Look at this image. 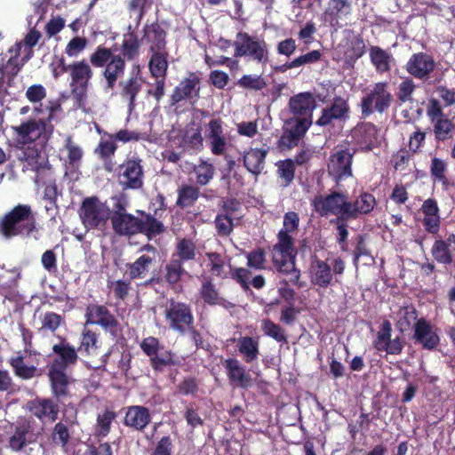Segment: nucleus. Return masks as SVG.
<instances>
[{"mask_svg": "<svg viewBox=\"0 0 455 455\" xmlns=\"http://www.w3.org/2000/svg\"><path fill=\"white\" fill-rule=\"evenodd\" d=\"M237 348L246 363L256 361L259 355V343L253 337H241L237 341Z\"/></svg>", "mask_w": 455, "mask_h": 455, "instance_id": "nucleus-46", "label": "nucleus"}, {"mask_svg": "<svg viewBox=\"0 0 455 455\" xmlns=\"http://www.w3.org/2000/svg\"><path fill=\"white\" fill-rule=\"evenodd\" d=\"M99 349V335L84 327L81 333L80 345L77 351L84 355H97Z\"/></svg>", "mask_w": 455, "mask_h": 455, "instance_id": "nucleus-50", "label": "nucleus"}, {"mask_svg": "<svg viewBox=\"0 0 455 455\" xmlns=\"http://www.w3.org/2000/svg\"><path fill=\"white\" fill-rule=\"evenodd\" d=\"M48 378L52 395L57 402L64 403L71 397L69 385L71 382L70 377L66 373V371L57 369H48Z\"/></svg>", "mask_w": 455, "mask_h": 455, "instance_id": "nucleus-28", "label": "nucleus"}, {"mask_svg": "<svg viewBox=\"0 0 455 455\" xmlns=\"http://www.w3.org/2000/svg\"><path fill=\"white\" fill-rule=\"evenodd\" d=\"M263 333L281 344H288V338L285 330L272 320L267 318L261 322Z\"/></svg>", "mask_w": 455, "mask_h": 455, "instance_id": "nucleus-58", "label": "nucleus"}, {"mask_svg": "<svg viewBox=\"0 0 455 455\" xmlns=\"http://www.w3.org/2000/svg\"><path fill=\"white\" fill-rule=\"evenodd\" d=\"M236 85L245 90L261 91L267 83L260 75H243L237 80Z\"/></svg>", "mask_w": 455, "mask_h": 455, "instance_id": "nucleus-62", "label": "nucleus"}, {"mask_svg": "<svg viewBox=\"0 0 455 455\" xmlns=\"http://www.w3.org/2000/svg\"><path fill=\"white\" fill-rule=\"evenodd\" d=\"M176 206L180 209L193 207L201 196L200 188L190 184H182L177 190Z\"/></svg>", "mask_w": 455, "mask_h": 455, "instance_id": "nucleus-44", "label": "nucleus"}, {"mask_svg": "<svg viewBox=\"0 0 455 455\" xmlns=\"http://www.w3.org/2000/svg\"><path fill=\"white\" fill-rule=\"evenodd\" d=\"M351 12V4L348 0H330L328 8L324 11V20L331 28H340L339 20Z\"/></svg>", "mask_w": 455, "mask_h": 455, "instance_id": "nucleus-37", "label": "nucleus"}, {"mask_svg": "<svg viewBox=\"0 0 455 455\" xmlns=\"http://www.w3.org/2000/svg\"><path fill=\"white\" fill-rule=\"evenodd\" d=\"M140 47L138 36L132 32L126 34L121 45L124 59L127 60H134L139 55Z\"/></svg>", "mask_w": 455, "mask_h": 455, "instance_id": "nucleus-61", "label": "nucleus"}, {"mask_svg": "<svg viewBox=\"0 0 455 455\" xmlns=\"http://www.w3.org/2000/svg\"><path fill=\"white\" fill-rule=\"evenodd\" d=\"M114 57L111 49L99 45L90 56V62L94 68H103Z\"/></svg>", "mask_w": 455, "mask_h": 455, "instance_id": "nucleus-64", "label": "nucleus"}, {"mask_svg": "<svg viewBox=\"0 0 455 455\" xmlns=\"http://www.w3.org/2000/svg\"><path fill=\"white\" fill-rule=\"evenodd\" d=\"M59 403L53 397H36L28 403V410L41 422L52 423L59 418Z\"/></svg>", "mask_w": 455, "mask_h": 455, "instance_id": "nucleus-23", "label": "nucleus"}, {"mask_svg": "<svg viewBox=\"0 0 455 455\" xmlns=\"http://www.w3.org/2000/svg\"><path fill=\"white\" fill-rule=\"evenodd\" d=\"M180 146L185 152L198 153L202 151L204 149L202 125L195 122L186 125L180 132Z\"/></svg>", "mask_w": 455, "mask_h": 455, "instance_id": "nucleus-29", "label": "nucleus"}, {"mask_svg": "<svg viewBox=\"0 0 455 455\" xmlns=\"http://www.w3.org/2000/svg\"><path fill=\"white\" fill-rule=\"evenodd\" d=\"M117 177L123 189H140L144 184L142 159L135 155L127 157L119 165Z\"/></svg>", "mask_w": 455, "mask_h": 455, "instance_id": "nucleus-12", "label": "nucleus"}, {"mask_svg": "<svg viewBox=\"0 0 455 455\" xmlns=\"http://www.w3.org/2000/svg\"><path fill=\"white\" fill-rule=\"evenodd\" d=\"M314 210L322 217L336 216L335 223L349 220L350 201L342 191H331L326 196L318 195L312 200Z\"/></svg>", "mask_w": 455, "mask_h": 455, "instance_id": "nucleus-5", "label": "nucleus"}, {"mask_svg": "<svg viewBox=\"0 0 455 455\" xmlns=\"http://www.w3.org/2000/svg\"><path fill=\"white\" fill-rule=\"evenodd\" d=\"M370 59L377 73L383 75L391 70L392 55L379 46L370 48Z\"/></svg>", "mask_w": 455, "mask_h": 455, "instance_id": "nucleus-48", "label": "nucleus"}, {"mask_svg": "<svg viewBox=\"0 0 455 455\" xmlns=\"http://www.w3.org/2000/svg\"><path fill=\"white\" fill-rule=\"evenodd\" d=\"M299 225V214L295 212H288L283 215V228L277 233V239L288 238L294 242L291 233L298 230Z\"/></svg>", "mask_w": 455, "mask_h": 455, "instance_id": "nucleus-57", "label": "nucleus"}, {"mask_svg": "<svg viewBox=\"0 0 455 455\" xmlns=\"http://www.w3.org/2000/svg\"><path fill=\"white\" fill-rule=\"evenodd\" d=\"M316 107L315 97L310 92H299L291 96L288 109L292 116L312 120L313 111Z\"/></svg>", "mask_w": 455, "mask_h": 455, "instance_id": "nucleus-27", "label": "nucleus"}, {"mask_svg": "<svg viewBox=\"0 0 455 455\" xmlns=\"http://www.w3.org/2000/svg\"><path fill=\"white\" fill-rule=\"evenodd\" d=\"M201 78L196 72H188L170 96V103L175 106L181 101L195 104L200 98Z\"/></svg>", "mask_w": 455, "mask_h": 455, "instance_id": "nucleus-16", "label": "nucleus"}, {"mask_svg": "<svg viewBox=\"0 0 455 455\" xmlns=\"http://www.w3.org/2000/svg\"><path fill=\"white\" fill-rule=\"evenodd\" d=\"M346 263L341 257H336L329 264L328 260L320 259L315 256L310 262L308 270L309 280L312 285L326 289L335 283L338 277L344 274Z\"/></svg>", "mask_w": 455, "mask_h": 455, "instance_id": "nucleus-4", "label": "nucleus"}, {"mask_svg": "<svg viewBox=\"0 0 455 455\" xmlns=\"http://www.w3.org/2000/svg\"><path fill=\"white\" fill-rule=\"evenodd\" d=\"M452 242H455L454 234L450 235L447 240L437 239L435 241L431 248V254L436 262L444 265H449L452 262L453 257L450 250Z\"/></svg>", "mask_w": 455, "mask_h": 455, "instance_id": "nucleus-45", "label": "nucleus"}, {"mask_svg": "<svg viewBox=\"0 0 455 455\" xmlns=\"http://www.w3.org/2000/svg\"><path fill=\"white\" fill-rule=\"evenodd\" d=\"M22 159L27 163V165L30 167L31 170L36 172H39L44 169L47 162L45 154L36 147H28L23 151Z\"/></svg>", "mask_w": 455, "mask_h": 455, "instance_id": "nucleus-56", "label": "nucleus"}, {"mask_svg": "<svg viewBox=\"0 0 455 455\" xmlns=\"http://www.w3.org/2000/svg\"><path fill=\"white\" fill-rule=\"evenodd\" d=\"M140 348L148 357L149 364L155 372H163L165 368L177 363L174 353L165 349L156 337L144 338L140 343Z\"/></svg>", "mask_w": 455, "mask_h": 455, "instance_id": "nucleus-9", "label": "nucleus"}, {"mask_svg": "<svg viewBox=\"0 0 455 455\" xmlns=\"http://www.w3.org/2000/svg\"><path fill=\"white\" fill-rule=\"evenodd\" d=\"M116 416V413L108 408L99 413L94 427V435L98 438L106 437L110 433L112 423Z\"/></svg>", "mask_w": 455, "mask_h": 455, "instance_id": "nucleus-53", "label": "nucleus"}, {"mask_svg": "<svg viewBox=\"0 0 455 455\" xmlns=\"http://www.w3.org/2000/svg\"><path fill=\"white\" fill-rule=\"evenodd\" d=\"M12 129L17 140L22 144L32 143L36 140L46 141L52 132V127L48 126L44 119L30 118L19 126H13Z\"/></svg>", "mask_w": 455, "mask_h": 455, "instance_id": "nucleus-15", "label": "nucleus"}, {"mask_svg": "<svg viewBox=\"0 0 455 455\" xmlns=\"http://www.w3.org/2000/svg\"><path fill=\"white\" fill-rule=\"evenodd\" d=\"M70 87H89L92 77V70L84 60L74 61L69 64Z\"/></svg>", "mask_w": 455, "mask_h": 455, "instance_id": "nucleus-36", "label": "nucleus"}, {"mask_svg": "<svg viewBox=\"0 0 455 455\" xmlns=\"http://www.w3.org/2000/svg\"><path fill=\"white\" fill-rule=\"evenodd\" d=\"M429 172L434 182H438L443 189H448L451 182L447 177L448 164L443 159L433 157L431 159Z\"/></svg>", "mask_w": 455, "mask_h": 455, "instance_id": "nucleus-51", "label": "nucleus"}, {"mask_svg": "<svg viewBox=\"0 0 455 455\" xmlns=\"http://www.w3.org/2000/svg\"><path fill=\"white\" fill-rule=\"evenodd\" d=\"M111 210L96 196L85 197L79 209L81 221L86 230H103L110 219Z\"/></svg>", "mask_w": 455, "mask_h": 455, "instance_id": "nucleus-6", "label": "nucleus"}, {"mask_svg": "<svg viewBox=\"0 0 455 455\" xmlns=\"http://www.w3.org/2000/svg\"><path fill=\"white\" fill-rule=\"evenodd\" d=\"M234 46V56L236 58L245 57L263 66L269 61L267 44L264 39L251 36L246 32H239Z\"/></svg>", "mask_w": 455, "mask_h": 455, "instance_id": "nucleus-7", "label": "nucleus"}, {"mask_svg": "<svg viewBox=\"0 0 455 455\" xmlns=\"http://www.w3.org/2000/svg\"><path fill=\"white\" fill-rule=\"evenodd\" d=\"M423 213L421 220L425 231L431 235H437L441 226L440 209L434 198L425 200L420 208Z\"/></svg>", "mask_w": 455, "mask_h": 455, "instance_id": "nucleus-32", "label": "nucleus"}, {"mask_svg": "<svg viewBox=\"0 0 455 455\" xmlns=\"http://www.w3.org/2000/svg\"><path fill=\"white\" fill-rule=\"evenodd\" d=\"M151 52L153 54L148 63L151 76L156 78H165L168 68V53L164 51Z\"/></svg>", "mask_w": 455, "mask_h": 455, "instance_id": "nucleus-52", "label": "nucleus"}, {"mask_svg": "<svg viewBox=\"0 0 455 455\" xmlns=\"http://www.w3.org/2000/svg\"><path fill=\"white\" fill-rule=\"evenodd\" d=\"M28 355L23 351H19L16 355L10 357L8 360L9 365L12 367L15 376L21 379H31L37 374V367L34 364L25 363V358Z\"/></svg>", "mask_w": 455, "mask_h": 455, "instance_id": "nucleus-40", "label": "nucleus"}, {"mask_svg": "<svg viewBox=\"0 0 455 455\" xmlns=\"http://www.w3.org/2000/svg\"><path fill=\"white\" fill-rule=\"evenodd\" d=\"M376 205L374 196L362 192L354 202L350 201L349 220H356L360 215L371 213Z\"/></svg>", "mask_w": 455, "mask_h": 455, "instance_id": "nucleus-42", "label": "nucleus"}, {"mask_svg": "<svg viewBox=\"0 0 455 455\" xmlns=\"http://www.w3.org/2000/svg\"><path fill=\"white\" fill-rule=\"evenodd\" d=\"M145 35L151 44L150 51H164L166 47V32L157 22L145 27Z\"/></svg>", "mask_w": 455, "mask_h": 455, "instance_id": "nucleus-47", "label": "nucleus"}, {"mask_svg": "<svg viewBox=\"0 0 455 455\" xmlns=\"http://www.w3.org/2000/svg\"><path fill=\"white\" fill-rule=\"evenodd\" d=\"M125 67V60L119 54L114 55V57L107 63L102 75L107 81L108 89H114L118 78L124 76Z\"/></svg>", "mask_w": 455, "mask_h": 455, "instance_id": "nucleus-41", "label": "nucleus"}, {"mask_svg": "<svg viewBox=\"0 0 455 455\" xmlns=\"http://www.w3.org/2000/svg\"><path fill=\"white\" fill-rule=\"evenodd\" d=\"M192 173L196 178V184L201 187L208 185L215 175V168L212 164L201 160L198 164L193 166Z\"/></svg>", "mask_w": 455, "mask_h": 455, "instance_id": "nucleus-55", "label": "nucleus"}, {"mask_svg": "<svg viewBox=\"0 0 455 455\" xmlns=\"http://www.w3.org/2000/svg\"><path fill=\"white\" fill-rule=\"evenodd\" d=\"M152 416L148 407L131 405L125 408L124 425L132 430L142 432L150 424Z\"/></svg>", "mask_w": 455, "mask_h": 455, "instance_id": "nucleus-31", "label": "nucleus"}, {"mask_svg": "<svg viewBox=\"0 0 455 455\" xmlns=\"http://www.w3.org/2000/svg\"><path fill=\"white\" fill-rule=\"evenodd\" d=\"M223 366L230 385L248 389L252 386L253 380L245 366L236 358H227L223 362Z\"/></svg>", "mask_w": 455, "mask_h": 455, "instance_id": "nucleus-24", "label": "nucleus"}, {"mask_svg": "<svg viewBox=\"0 0 455 455\" xmlns=\"http://www.w3.org/2000/svg\"><path fill=\"white\" fill-rule=\"evenodd\" d=\"M247 267L254 270H264L267 268L266 251L263 248H257L246 255Z\"/></svg>", "mask_w": 455, "mask_h": 455, "instance_id": "nucleus-63", "label": "nucleus"}, {"mask_svg": "<svg viewBox=\"0 0 455 455\" xmlns=\"http://www.w3.org/2000/svg\"><path fill=\"white\" fill-rule=\"evenodd\" d=\"M223 121L220 117L212 118L204 125V138L214 156H223L228 148Z\"/></svg>", "mask_w": 455, "mask_h": 455, "instance_id": "nucleus-21", "label": "nucleus"}, {"mask_svg": "<svg viewBox=\"0 0 455 455\" xmlns=\"http://www.w3.org/2000/svg\"><path fill=\"white\" fill-rule=\"evenodd\" d=\"M296 254L295 242H291L288 238L277 239L276 243L273 245L271 250L272 263L275 269L278 273L288 271V267L291 269L292 264L295 263Z\"/></svg>", "mask_w": 455, "mask_h": 455, "instance_id": "nucleus-20", "label": "nucleus"}, {"mask_svg": "<svg viewBox=\"0 0 455 455\" xmlns=\"http://www.w3.org/2000/svg\"><path fill=\"white\" fill-rule=\"evenodd\" d=\"M20 277V272L18 268L7 269L0 267V290L9 292L18 285V280Z\"/></svg>", "mask_w": 455, "mask_h": 455, "instance_id": "nucleus-60", "label": "nucleus"}, {"mask_svg": "<svg viewBox=\"0 0 455 455\" xmlns=\"http://www.w3.org/2000/svg\"><path fill=\"white\" fill-rule=\"evenodd\" d=\"M64 148L67 150V157L65 160L67 172L72 174L78 173L84 157L83 148L76 144L71 137L67 138Z\"/></svg>", "mask_w": 455, "mask_h": 455, "instance_id": "nucleus-39", "label": "nucleus"}, {"mask_svg": "<svg viewBox=\"0 0 455 455\" xmlns=\"http://www.w3.org/2000/svg\"><path fill=\"white\" fill-rule=\"evenodd\" d=\"M68 410L65 411L63 416V421H60L55 424L52 431V440L54 443L60 444L62 447H65L70 439V433L68 430V427H73L75 424H77L76 420V411L74 410L72 414H67Z\"/></svg>", "mask_w": 455, "mask_h": 455, "instance_id": "nucleus-35", "label": "nucleus"}, {"mask_svg": "<svg viewBox=\"0 0 455 455\" xmlns=\"http://www.w3.org/2000/svg\"><path fill=\"white\" fill-rule=\"evenodd\" d=\"M36 422L30 418H20L12 425V432L9 436L8 447L15 452L22 451L27 445L36 443L39 432L35 430Z\"/></svg>", "mask_w": 455, "mask_h": 455, "instance_id": "nucleus-14", "label": "nucleus"}, {"mask_svg": "<svg viewBox=\"0 0 455 455\" xmlns=\"http://www.w3.org/2000/svg\"><path fill=\"white\" fill-rule=\"evenodd\" d=\"M268 151V148H249L248 149H245L242 157L244 168L255 177L261 174L265 168L266 158Z\"/></svg>", "mask_w": 455, "mask_h": 455, "instance_id": "nucleus-34", "label": "nucleus"}, {"mask_svg": "<svg viewBox=\"0 0 455 455\" xmlns=\"http://www.w3.org/2000/svg\"><path fill=\"white\" fill-rule=\"evenodd\" d=\"M312 125V120L291 116L286 119L283 125V133L277 140L281 149H291L299 146L307 132Z\"/></svg>", "mask_w": 455, "mask_h": 455, "instance_id": "nucleus-13", "label": "nucleus"}, {"mask_svg": "<svg viewBox=\"0 0 455 455\" xmlns=\"http://www.w3.org/2000/svg\"><path fill=\"white\" fill-rule=\"evenodd\" d=\"M85 325H99L114 339L122 333V327L116 317L104 305L91 303L85 308Z\"/></svg>", "mask_w": 455, "mask_h": 455, "instance_id": "nucleus-11", "label": "nucleus"}, {"mask_svg": "<svg viewBox=\"0 0 455 455\" xmlns=\"http://www.w3.org/2000/svg\"><path fill=\"white\" fill-rule=\"evenodd\" d=\"M164 315L169 329L180 335H184L188 327L195 323L191 305L174 299L167 300Z\"/></svg>", "mask_w": 455, "mask_h": 455, "instance_id": "nucleus-8", "label": "nucleus"}, {"mask_svg": "<svg viewBox=\"0 0 455 455\" xmlns=\"http://www.w3.org/2000/svg\"><path fill=\"white\" fill-rule=\"evenodd\" d=\"M413 339L415 342L421 345L422 348L433 350L440 343V337L434 330L432 324L421 317L414 324Z\"/></svg>", "mask_w": 455, "mask_h": 455, "instance_id": "nucleus-30", "label": "nucleus"}, {"mask_svg": "<svg viewBox=\"0 0 455 455\" xmlns=\"http://www.w3.org/2000/svg\"><path fill=\"white\" fill-rule=\"evenodd\" d=\"M122 99L128 101L129 111L132 112L136 107V97L142 89V80L138 76H131L120 83Z\"/></svg>", "mask_w": 455, "mask_h": 455, "instance_id": "nucleus-43", "label": "nucleus"}, {"mask_svg": "<svg viewBox=\"0 0 455 455\" xmlns=\"http://www.w3.org/2000/svg\"><path fill=\"white\" fill-rule=\"evenodd\" d=\"M435 68L436 63L434 57L423 52L413 53L404 67L408 74L421 81L428 80Z\"/></svg>", "mask_w": 455, "mask_h": 455, "instance_id": "nucleus-22", "label": "nucleus"}, {"mask_svg": "<svg viewBox=\"0 0 455 455\" xmlns=\"http://www.w3.org/2000/svg\"><path fill=\"white\" fill-rule=\"evenodd\" d=\"M350 116L348 100L341 96H334L331 103L323 108L321 116L315 121L320 127L333 126L335 123H344Z\"/></svg>", "mask_w": 455, "mask_h": 455, "instance_id": "nucleus-17", "label": "nucleus"}, {"mask_svg": "<svg viewBox=\"0 0 455 455\" xmlns=\"http://www.w3.org/2000/svg\"><path fill=\"white\" fill-rule=\"evenodd\" d=\"M426 113L433 125V133L436 142H444L452 138L455 123L444 114L443 106L438 100L435 98L428 100Z\"/></svg>", "mask_w": 455, "mask_h": 455, "instance_id": "nucleus-10", "label": "nucleus"}, {"mask_svg": "<svg viewBox=\"0 0 455 455\" xmlns=\"http://www.w3.org/2000/svg\"><path fill=\"white\" fill-rule=\"evenodd\" d=\"M377 126L370 122L358 124L353 132L356 142L364 149L371 150L377 141Z\"/></svg>", "mask_w": 455, "mask_h": 455, "instance_id": "nucleus-38", "label": "nucleus"}, {"mask_svg": "<svg viewBox=\"0 0 455 455\" xmlns=\"http://www.w3.org/2000/svg\"><path fill=\"white\" fill-rule=\"evenodd\" d=\"M109 220L116 235L132 236L138 234V217L131 213L120 214L119 212H111Z\"/></svg>", "mask_w": 455, "mask_h": 455, "instance_id": "nucleus-33", "label": "nucleus"}, {"mask_svg": "<svg viewBox=\"0 0 455 455\" xmlns=\"http://www.w3.org/2000/svg\"><path fill=\"white\" fill-rule=\"evenodd\" d=\"M52 352L56 355L49 368L66 371L74 366L78 361V351L65 338L58 344L52 346Z\"/></svg>", "mask_w": 455, "mask_h": 455, "instance_id": "nucleus-25", "label": "nucleus"}, {"mask_svg": "<svg viewBox=\"0 0 455 455\" xmlns=\"http://www.w3.org/2000/svg\"><path fill=\"white\" fill-rule=\"evenodd\" d=\"M200 296L204 302L209 306H224L226 299L220 296L212 278L205 279L199 290Z\"/></svg>", "mask_w": 455, "mask_h": 455, "instance_id": "nucleus-49", "label": "nucleus"}, {"mask_svg": "<svg viewBox=\"0 0 455 455\" xmlns=\"http://www.w3.org/2000/svg\"><path fill=\"white\" fill-rule=\"evenodd\" d=\"M156 202L159 204V207L155 210L153 215L143 211L139 212L141 218H139L138 234H142L148 239L160 235L166 231V228L164 223L156 218L158 211H165L166 209L165 197L164 195L158 194L156 196Z\"/></svg>", "mask_w": 455, "mask_h": 455, "instance_id": "nucleus-18", "label": "nucleus"}, {"mask_svg": "<svg viewBox=\"0 0 455 455\" xmlns=\"http://www.w3.org/2000/svg\"><path fill=\"white\" fill-rule=\"evenodd\" d=\"M391 332L392 324L390 321L384 320L372 342L373 347L379 352H386L388 355H400L403 352L405 342L400 336H396L392 339Z\"/></svg>", "mask_w": 455, "mask_h": 455, "instance_id": "nucleus-19", "label": "nucleus"}, {"mask_svg": "<svg viewBox=\"0 0 455 455\" xmlns=\"http://www.w3.org/2000/svg\"><path fill=\"white\" fill-rule=\"evenodd\" d=\"M356 152L357 149L351 147L348 141L338 144L331 150L328 159L327 172L337 184L354 176L352 166Z\"/></svg>", "mask_w": 455, "mask_h": 455, "instance_id": "nucleus-3", "label": "nucleus"}, {"mask_svg": "<svg viewBox=\"0 0 455 455\" xmlns=\"http://www.w3.org/2000/svg\"><path fill=\"white\" fill-rule=\"evenodd\" d=\"M146 253L140 255L134 262L127 263L126 267L129 270L131 280L144 278L149 271V267L156 261L157 251L152 244H145L140 249Z\"/></svg>", "mask_w": 455, "mask_h": 455, "instance_id": "nucleus-26", "label": "nucleus"}, {"mask_svg": "<svg viewBox=\"0 0 455 455\" xmlns=\"http://www.w3.org/2000/svg\"><path fill=\"white\" fill-rule=\"evenodd\" d=\"M393 101L394 97L387 81L371 84L360 100L361 118H368L375 113L379 115L387 113Z\"/></svg>", "mask_w": 455, "mask_h": 455, "instance_id": "nucleus-2", "label": "nucleus"}, {"mask_svg": "<svg viewBox=\"0 0 455 455\" xmlns=\"http://www.w3.org/2000/svg\"><path fill=\"white\" fill-rule=\"evenodd\" d=\"M36 231V220L29 204H19L0 218V235L6 239L28 238Z\"/></svg>", "mask_w": 455, "mask_h": 455, "instance_id": "nucleus-1", "label": "nucleus"}, {"mask_svg": "<svg viewBox=\"0 0 455 455\" xmlns=\"http://www.w3.org/2000/svg\"><path fill=\"white\" fill-rule=\"evenodd\" d=\"M185 273L183 264L172 258L164 267V280L169 285L174 286Z\"/></svg>", "mask_w": 455, "mask_h": 455, "instance_id": "nucleus-59", "label": "nucleus"}, {"mask_svg": "<svg viewBox=\"0 0 455 455\" xmlns=\"http://www.w3.org/2000/svg\"><path fill=\"white\" fill-rule=\"evenodd\" d=\"M196 246L192 240L182 238L177 243L175 252L172 254V258H175L177 261L184 264L187 261L196 259Z\"/></svg>", "mask_w": 455, "mask_h": 455, "instance_id": "nucleus-54", "label": "nucleus"}]
</instances>
